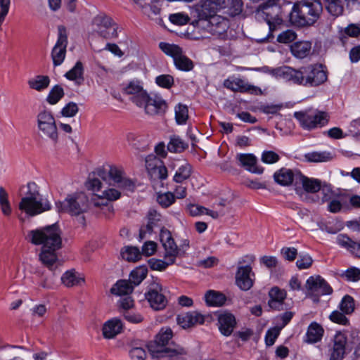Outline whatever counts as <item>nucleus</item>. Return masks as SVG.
<instances>
[{"mask_svg":"<svg viewBox=\"0 0 360 360\" xmlns=\"http://www.w3.org/2000/svg\"><path fill=\"white\" fill-rule=\"evenodd\" d=\"M345 275L347 280L357 281L360 280V269L356 267L349 268L345 271Z\"/></svg>","mask_w":360,"mask_h":360,"instance_id":"64","label":"nucleus"},{"mask_svg":"<svg viewBox=\"0 0 360 360\" xmlns=\"http://www.w3.org/2000/svg\"><path fill=\"white\" fill-rule=\"evenodd\" d=\"M93 25L100 36L110 39L117 36V25L113 22L111 18L105 15H98L93 20Z\"/></svg>","mask_w":360,"mask_h":360,"instance_id":"12","label":"nucleus"},{"mask_svg":"<svg viewBox=\"0 0 360 360\" xmlns=\"http://www.w3.org/2000/svg\"><path fill=\"white\" fill-rule=\"evenodd\" d=\"M191 174V166L187 162H183L180 165L174 176V181L181 183L187 179Z\"/></svg>","mask_w":360,"mask_h":360,"instance_id":"41","label":"nucleus"},{"mask_svg":"<svg viewBox=\"0 0 360 360\" xmlns=\"http://www.w3.org/2000/svg\"><path fill=\"white\" fill-rule=\"evenodd\" d=\"M302 68L299 70L292 68L284 66L271 70V75L276 78H281L285 81H290L293 83L302 84Z\"/></svg>","mask_w":360,"mask_h":360,"instance_id":"22","label":"nucleus"},{"mask_svg":"<svg viewBox=\"0 0 360 360\" xmlns=\"http://www.w3.org/2000/svg\"><path fill=\"white\" fill-rule=\"evenodd\" d=\"M219 329L225 336L230 335L236 325L235 316L230 313H224L218 317Z\"/></svg>","mask_w":360,"mask_h":360,"instance_id":"27","label":"nucleus"},{"mask_svg":"<svg viewBox=\"0 0 360 360\" xmlns=\"http://www.w3.org/2000/svg\"><path fill=\"white\" fill-rule=\"evenodd\" d=\"M311 48L309 41H299L291 46V51L295 57L303 58L309 54Z\"/></svg>","mask_w":360,"mask_h":360,"instance_id":"38","label":"nucleus"},{"mask_svg":"<svg viewBox=\"0 0 360 360\" xmlns=\"http://www.w3.org/2000/svg\"><path fill=\"white\" fill-rule=\"evenodd\" d=\"M148 271L144 267H139L130 274L129 281L134 285H138L146 277Z\"/></svg>","mask_w":360,"mask_h":360,"instance_id":"47","label":"nucleus"},{"mask_svg":"<svg viewBox=\"0 0 360 360\" xmlns=\"http://www.w3.org/2000/svg\"><path fill=\"white\" fill-rule=\"evenodd\" d=\"M302 75V84L305 86H318L327 79L326 71L322 65L303 67Z\"/></svg>","mask_w":360,"mask_h":360,"instance_id":"9","label":"nucleus"},{"mask_svg":"<svg viewBox=\"0 0 360 360\" xmlns=\"http://www.w3.org/2000/svg\"><path fill=\"white\" fill-rule=\"evenodd\" d=\"M187 147L181 139L177 136H172L167 144V149L172 153H181Z\"/></svg>","mask_w":360,"mask_h":360,"instance_id":"44","label":"nucleus"},{"mask_svg":"<svg viewBox=\"0 0 360 360\" xmlns=\"http://www.w3.org/2000/svg\"><path fill=\"white\" fill-rule=\"evenodd\" d=\"M323 11L319 0H299L290 13V20L298 26L311 25L317 21Z\"/></svg>","mask_w":360,"mask_h":360,"instance_id":"4","label":"nucleus"},{"mask_svg":"<svg viewBox=\"0 0 360 360\" xmlns=\"http://www.w3.org/2000/svg\"><path fill=\"white\" fill-rule=\"evenodd\" d=\"M269 295L270 297L269 306L271 309L277 310L283 309L282 306L283 301L287 295L285 290L280 289L277 286H274L269 290Z\"/></svg>","mask_w":360,"mask_h":360,"instance_id":"28","label":"nucleus"},{"mask_svg":"<svg viewBox=\"0 0 360 360\" xmlns=\"http://www.w3.org/2000/svg\"><path fill=\"white\" fill-rule=\"evenodd\" d=\"M155 82L160 87L170 89L174 81L173 77L169 75H161L155 78Z\"/></svg>","mask_w":360,"mask_h":360,"instance_id":"54","label":"nucleus"},{"mask_svg":"<svg viewBox=\"0 0 360 360\" xmlns=\"http://www.w3.org/2000/svg\"><path fill=\"white\" fill-rule=\"evenodd\" d=\"M339 308L345 314H351L355 309L354 300L350 295H345L340 304Z\"/></svg>","mask_w":360,"mask_h":360,"instance_id":"46","label":"nucleus"},{"mask_svg":"<svg viewBox=\"0 0 360 360\" xmlns=\"http://www.w3.org/2000/svg\"><path fill=\"white\" fill-rule=\"evenodd\" d=\"M19 209L24 211L28 215L33 217L45 211L51 209V205L46 200L42 199L41 197L31 198L27 203L20 202Z\"/></svg>","mask_w":360,"mask_h":360,"instance_id":"19","label":"nucleus"},{"mask_svg":"<svg viewBox=\"0 0 360 360\" xmlns=\"http://www.w3.org/2000/svg\"><path fill=\"white\" fill-rule=\"evenodd\" d=\"M65 77L75 82L77 84H81L84 82V66L81 61H77L75 66L67 72Z\"/></svg>","mask_w":360,"mask_h":360,"instance_id":"35","label":"nucleus"},{"mask_svg":"<svg viewBox=\"0 0 360 360\" xmlns=\"http://www.w3.org/2000/svg\"><path fill=\"white\" fill-rule=\"evenodd\" d=\"M160 238L164 248L163 258L174 264L176 257L181 255V248H178L170 231L167 229H161Z\"/></svg>","mask_w":360,"mask_h":360,"instance_id":"11","label":"nucleus"},{"mask_svg":"<svg viewBox=\"0 0 360 360\" xmlns=\"http://www.w3.org/2000/svg\"><path fill=\"white\" fill-rule=\"evenodd\" d=\"M204 321V316L196 311L182 313L176 316L177 324L184 329L192 328L197 324H202Z\"/></svg>","mask_w":360,"mask_h":360,"instance_id":"23","label":"nucleus"},{"mask_svg":"<svg viewBox=\"0 0 360 360\" xmlns=\"http://www.w3.org/2000/svg\"><path fill=\"white\" fill-rule=\"evenodd\" d=\"M329 319L331 321L343 326H346L349 323V320L345 316V314L338 310L333 311L330 314Z\"/></svg>","mask_w":360,"mask_h":360,"instance_id":"56","label":"nucleus"},{"mask_svg":"<svg viewBox=\"0 0 360 360\" xmlns=\"http://www.w3.org/2000/svg\"><path fill=\"white\" fill-rule=\"evenodd\" d=\"M296 174L290 169L281 168L278 171L274 173V178L276 183L281 186H289L290 185Z\"/></svg>","mask_w":360,"mask_h":360,"instance_id":"33","label":"nucleus"},{"mask_svg":"<svg viewBox=\"0 0 360 360\" xmlns=\"http://www.w3.org/2000/svg\"><path fill=\"white\" fill-rule=\"evenodd\" d=\"M324 330L323 327L316 322H312L307 328L304 341L309 344L319 342L323 335Z\"/></svg>","mask_w":360,"mask_h":360,"instance_id":"30","label":"nucleus"},{"mask_svg":"<svg viewBox=\"0 0 360 360\" xmlns=\"http://www.w3.org/2000/svg\"><path fill=\"white\" fill-rule=\"evenodd\" d=\"M124 91V94L129 96V99L139 108L143 105L148 95L147 91L144 89L143 84L138 80L130 82Z\"/></svg>","mask_w":360,"mask_h":360,"instance_id":"18","label":"nucleus"},{"mask_svg":"<svg viewBox=\"0 0 360 360\" xmlns=\"http://www.w3.org/2000/svg\"><path fill=\"white\" fill-rule=\"evenodd\" d=\"M146 167L149 176L154 181L164 180L167 177L166 167L162 161L154 155H149L146 157Z\"/></svg>","mask_w":360,"mask_h":360,"instance_id":"15","label":"nucleus"},{"mask_svg":"<svg viewBox=\"0 0 360 360\" xmlns=\"http://www.w3.org/2000/svg\"><path fill=\"white\" fill-rule=\"evenodd\" d=\"M305 157L308 161L314 162H325L330 159V154L325 152H313L307 154Z\"/></svg>","mask_w":360,"mask_h":360,"instance_id":"55","label":"nucleus"},{"mask_svg":"<svg viewBox=\"0 0 360 360\" xmlns=\"http://www.w3.org/2000/svg\"><path fill=\"white\" fill-rule=\"evenodd\" d=\"M175 119L179 124H184L186 123L188 117V110L185 105L179 104L175 108Z\"/></svg>","mask_w":360,"mask_h":360,"instance_id":"48","label":"nucleus"},{"mask_svg":"<svg viewBox=\"0 0 360 360\" xmlns=\"http://www.w3.org/2000/svg\"><path fill=\"white\" fill-rule=\"evenodd\" d=\"M260 262L268 269L276 268L278 264L277 258L274 256H263L260 258Z\"/></svg>","mask_w":360,"mask_h":360,"instance_id":"63","label":"nucleus"},{"mask_svg":"<svg viewBox=\"0 0 360 360\" xmlns=\"http://www.w3.org/2000/svg\"><path fill=\"white\" fill-rule=\"evenodd\" d=\"M121 254L122 258L128 262H136L141 257L140 250L136 247H126Z\"/></svg>","mask_w":360,"mask_h":360,"instance_id":"45","label":"nucleus"},{"mask_svg":"<svg viewBox=\"0 0 360 360\" xmlns=\"http://www.w3.org/2000/svg\"><path fill=\"white\" fill-rule=\"evenodd\" d=\"M169 20L174 25L181 26L187 24L190 18L184 13H176L169 15Z\"/></svg>","mask_w":360,"mask_h":360,"instance_id":"52","label":"nucleus"},{"mask_svg":"<svg viewBox=\"0 0 360 360\" xmlns=\"http://www.w3.org/2000/svg\"><path fill=\"white\" fill-rule=\"evenodd\" d=\"M58 212H66L71 215H79L86 212L89 207L87 195L82 192L68 195L63 202L56 203Z\"/></svg>","mask_w":360,"mask_h":360,"instance_id":"5","label":"nucleus"},{"mask_svg":"<svg viewBox=\"0 0 360 360\" xmlns=\"http://www.w3.org/2000/svg\"><path fill=\"white\" fill-rule=\"evenodd\" d=\"M67 46V29L63 25H59L58 27V39L51 51V58L54 66L60 65L64 61Z\"/></svg>","mask_w":360,"mask_h":360,"instance_id":"10","label":"nucleus"},{"mask_svg":"<svg viewBox=\"0 0 360 360\" xmlns=\"http://www.w3.org/2000/svg\"><path fill=\"white\" fill-rule=\"evenodd\" d=\"M299 176L304 189L309 193H316L321 190V181L315 179H309L302 176L300 173L297 174Z\"/></svg>","mask_w":360,"mask_h":360,"instance_id":"39","label":"nucleus"},{"mask_svg":"<svg viewBox=\"0 0 360 360\" xmlns=\"http://www.w3.org/2000/svg\"><path fill=\"white\" fill-rule=\"evenodd\" d=\"M139 108L143 109L146 114L155 116L164 114L168 106L167 102L160 96L148 94Z\"/></svg>","mask_w":360,"mask_h":360,"instance_id":"14","label":"nucleus"},{"mask_svg":"<svg viewBox=\"0 0 360 360\" xmlns=\"http://www.w3.org/2000/svg\"><path fill=\"white\" fill-rule=\"evenodd\" d=\"M174 263H169L168 259H159L155 258H151L148 260V264L151 269L155 271H164L167 266L173 264Z\"/></svg>","mask_w":360,"mask_h":360,"instance_id":"50","label":"nucleus"},{"mask_svg":"<svg viewBox=\"0 0 360 360\" xmlns=\"http://www.w3.org/2000/svg\"><path fill=\"white\" fill-rule=\"evenodd\" d=\"M224 2V9H227L225 13L230 15H236L239 14L242 11L243 1L242 0H222Z\"/></svg>","mask_w":360,"mask_h":360,"instance_id":"42","label":"nucleus"},{"mask_svg":"<svg viewBox=\"0 0 360 360\" xmlns=\"http://www.w3.org/2000/svg\"><path fill=\"white\" fill-rule=\"evenodd\" d=\"M27 238L34 245H41L39 259L49 269L57 262V250L61 248L60 231L56 225L30 231Z\"/></svg>","mask_w":360,"mask_h":360,"instance_id":"2","label":"nucleus"},{"mask_svg":"<svg viewBox=\"0 0 360 360\" xmlns=\"http://www.w3.org/2000/svg\"><path fill=\"white\" fill-rule=\"evenodd\" d=\"M30 88L37 91H41L47 89L50 84V79L46 75H37L28 80Z\"/></svg>","mask_w":360,"mask_h":360,"instance_id":"37","label":"nucleus"},{"mask_svg":"<svg viewBox=\"0 0 360 360\" xmlns=\"http://www.w3.org/2000/svg\"><path fill=\"white\" fill-rule=\"evenodd\" d=\"M175 197L171 192L164 193H158L157 200L158 203L163 207L170 206L174 202Z\"/></svg>","mask_w":360,"mask_h":360,"instance_id":"53","label":"nucleus"},{"mask_svg":"<svg viewBox=\"0 0 360 360\" xmlns=\"http://www.w3.org/2000/svg\"><path fill=\"white\" fill-rule=\"evenodd\" d=\"M160 214L155 210H149L146 217L147 224L140 229L139 237L141 239L144 238L147 233L153 232V229L158 226V222L160 221Z\"/></svg>","mask_w":360,"mask_h":360,"instance_id":"29","label":"nucleus"},{"mask_svg":"<svg viewBox=\"0 0 360 360\" xmlns=\"http://www.w3.org/2000/svg\"><path fill=\"white\" fill-rule=\"evenodd\" d=\"M205 298L208 305L214 307L222 306L226 301V297L222 293L214 290L208 291Z\"/></svg>","mask_w":360,"mask_h":360,"instance_id":"40","label":"nucleus"},{"mask_svg":"<svg viewBox=\"0 0 360 360\" xmlns=\"http://www.w3.org/2000/svg\"><path fill=\"white\" fill-rule=\"evenodd\" d=\"M198 24L214 35L224 34L229 27L227 19L219 15H214L203 20H198Z\"/></svg>","mask_w":360,"mask_h":360,"instance_id":"17","label":"nucleus"},{"mask_svg":"<svg viewBox=\"0 0 360 360\" xmlns=\"http://www.w3.org/2000/svg\"><path fill=\"white\" fill-rule=\"evenodd\" d=\"M63 95L64 91L63 88L58 85H56L50 91L46 100L50 104L54 105L59 101Z\"/></svg>","mask_w":360,"mask_h":360,"instance_id":"49","label":"nucleus"},{"mask_svg":"<svg viewBox=\"0 0 360 360\" xmlns=\"http://www.w3.org/2000/svg\"><path fill=\"white\" fill-rule=\"evenodd\" d=\"M134 285L127 280L118 281L111 288L110 292L117 296L129 295L132 292Z\"/></svg>","mask_w":360,"mask_h":360,"instance_id":"36","label":"nucleus"},{"mask_svg":"<svg viewBox=\"0 0 360 360\" xmlns=\"http://www.w3.org/2000/svg\"><path fill=\"white\" fill-rule=\"evenodd\" d=\"M173 332L170 328H163L157 334L154 342L148 345V351L155 360H186L187 352L179 345L165 347L172 339Z\"/></svg>","mask_w":360,"mask_h":360,"instance_id":"3","label":"nucleus"},{"mask_svg":"<svg viewBox=\"0 0 360 360\" xmlns=\"http://www.w3.org/2000/svg\"><path fill=\"white\" fill-rule=\"evenodd\" d=\"M27 191L25 193V196L21 198L20 202L27 203L31 198L41 197L39 187L34 182H29L26 186Z\"/></svg>","mask_w":360,"mask_h":360,"instance_id":"43","label":"nucleus"},{"mask_svg":"<svg viewBox=\"0 0 360 360\" xmlns=\"http://www.w3.org/2000/svg\"><path fill=\"white\" fill-rule=\"evenodd\" d=\"M62 283L68 288L75 285H81L84 282V278L74 270L66 271L61 277Z\"/></svg>","mask_w":360,"mask_h":360,"instance_id":"34","label":"nucleus"},{"mask_svg":"<svg viewBox=\"0 0 360 360\" xmlns=\"http://www.w3.org/2000/svg\"><path fill=\"white\" fill-rule=\"evenodd\" d=\"M279 155L274 151H264L262 155V161L266 164H273L279 160Z\"/></svg>","mask_w":360,"mask_h":360,"instance_id":"61","label":"nucleus"},{"mask_svg":"<svg viewBox=\"0 0 360 360\" xmlns=\"http://www.w3.org/2000/svg\"><path fill=\"white\" fill-rule=\"evenodd\" d=\"M301 127L307 130L321 127L328 123V115L326 112L314 109H308L294 113Z\"/></svg>","mask_w":360,"mask_h":360,"instance_id":"7","label":"nucleus"},{"mask_svg":"<svg viewBox=\"0 0 360 360\" xmlns=\"http://www.w3.org/2000/svg\"><path fill=\"white\" fill-rule=\"evenodd\" d=\"M224 2L222 0H202L198 9V20H203L224 10Z\"/></svg>","mask_w":360,"mask_h":360,"instance_id":"21","label":"nucleus"},{"mask_svg":"<svg viewBox=\"0 0 360 360\" xmlns=\"http://www.w3.org/2000/svg\"><path fill=\"white\" fill-rule=\"evenodd\" d=\"M236 160L240 166L252 173L259 174L263 172V168L257 165V158L253 154L240 153L236 155Z\"/></svg>","mask_w":360,"mask_h":360,"instance_id":"26","label":"nucleus"},{"mask_svg":"<svg viewBox=\"0 0 360 360\" xmlns=\"http://www.w3.org/2000/svg\"><path fill=\"white\" fill-rule=\"evenodd\" d=\"M78 110L77 105L73 102H70L62 109L61 113L65 117H71L75 116L78 112Z\"/></svg>","mask_w":360,"mask_h":360,"instance_id":"60","label":"nucleus"},{"mask_svg":"<svg viewBox=\"0 0 360 360\" xmlns=\"http://www.w3.org/2000/svg\"><path fill=\"white\" fill-rule=\"evenodd\" d=\"M313 260L309 255H301L296 262V265L300 269H308L312 264Z\"/></svg>","mask_w":360,"mask_h":360,"instance_id":"59","label":"nucleus"},{"mask_svg":"<svg viewBox=\"0 0 360 360\" xmlns=\"http://www.w3.org/2000/svg\"><path fill=\"white\" fill-rule=\"evenodd\" d=\"M346 343V335L341 332L337 333L333 338V345L330 349L329 360H342L345 352Z\"/></svg>","mask_w":360,"mask_h":360,"instance_id":"24","label":"nucleus"},{"mask_svg":"<svg viewBox=\"0 0 360 360\" xmlns=\"http://www.w3.org/2000/svg\"><path fill=\"white\" fill-rule=\"evenodd\" d=\"M98 178L89 177L86 188L95 193V198L91 202L95 207L103 210H112V207L103 200L113 201L119 199L122 191H133L134 183L125 176L122 167L108 165L97 171Z\"/></svg>","mask_w":360,"mask_h":360,"instance_id":"1","label":"nucleus"},{"mask_svg":"<svg viewBox=\"0 0 360 360\" xmlns=\"http://www.w3.org/2000/svg\"><path fill=\"white\" fill-rule=\"evenodd\" d=\"M281 331V328L274 327L269 330L266 334L265 341L268 346H271L274 344L276 339L278 336Z\"/></svg>","mask_w":360,"mask_h":360,"instance_id":"58","label":"nucleus"},{"mask_svg":"<svg viewBox=\"0 0 360 360\" xmlns=\"http://www.w3.org/2000/svg\"><path fill=\"white\" fill-rule=\"evenodd\" d=\"M306 288L312 295H330L333 290L327 282L320 276H310L306 282Z\"/></svg>","mask_w":360,"mask_h":360,"instance_id":"20","label":"nucleus"},{"mask_svg":"<svg viewBox=\"0 0 360 360\" xmlns=\"http://www.w3.org/2000/svg\"><path fill=\"white\" fill-rule=\"evenodd\" d=\"M337 243L341 247L346 248L347 250H350L353 246L354 241L352 240L349 237L345 235H339L336 238Z\"/></svg>","mask_w":360,"mask_h":360,"instance_id":"62","label":"nucleus"},{"mask_svg":"<svg viewBox=\"0 0 360 360\" xmlns=\"http://www.w3.org/2000/svg\"><path fill=\"white\" fill-rule=\"evenodd\" d=\"M122 329V324L120 320L117 319L107 321L103 327V334L106 338H112L119 334Z\"/></svg>","mask_w":360,"mask_h":360,"instance_id":"32","label":"nucleus"},{"mask_svg":"<svg viewBox=\"0 0 360 360\" xmlns=\"http://www.w3.org/2000/svg\"><path fill=\"white\" fill-rule=\"evenodd\" d=\"M223 85L225 88L234 92L249 93L255 95L262 94L260 88L235 76L229 77L225 79Z\"/></svg>","mask_w":360,"mask_h":360,"instance_id":"16","label":"nucleus"},{"mask_svg":"<svg viewBox=\"0 0 360 360\" xmlns=\"http://www.w3.org/2000/svg\"><path fill=\"white\" fill-rule=\"evenodd\" d=\"M129 355L132 360H145L146 352L143 346L135 344L129 351Z\"/></svg>","mask_w":360,"mask_h":360,"instance_id":"51","label":"nucleus"},{"mask_svg":"<svg viewBox=\"0 0 360 360\" xmlns=\"http://www.w3.org/2000/svg\"><path fill=\"white\" fill-rule=\"evenodd\" d=\"M296 34L290 30L281 32L277 37V41L280 43L288 44L296 39Z\"/></svg>","mask_w":360,"mask_h":360,"instance_id":"57","label":"nucleus"},{"mask_svg":"<svg viewBox=\"0 0 360 360\" xmlns=\"http://www.w3.org/2000/svg\"><path fill=\"white\" fill-rule=\"evenodd\" d=\"M39 135L42 139H49L53 143L58 140V132L56 120L50 111L42 110L37 116Z\"/></svg>","mask_w":360,"mask_h":360,"instance_id":"6","label":"nucleus"},{"mask_svg":"<svg viewBox=\"0 0 360 360\" xmlns=\"http://www.w3.org/2000/svg\"><path fill=\"white\" fill-rule=\"evenodd\" d=\"M145 297L149 302L150 306L155 310L163 309L167 303V299L162 292L161 284L156 281H153L149 285Z\"/></svg>","mask_w":360,"mask_h":360,"instance_id":"13","label":"nucleus"},{"mask_svg":"<svg viewBox=\"0 0 360 360\" xmlns=\"http://www.w3.org/2000/svg\"><path fill=\"white\" fill-rule=\"evenodd\" d=\"M252 267L250 265L239 266L236 275V285L243 290H249L253 285Z\"/></svg>","mask_w":360,"mask_h":360,"instance_id":"25","label":"nucleus"},{"mask_svg":"<svg viewBox=\"0 0 360 360\" xmlns=\"http://www.w3.org/2000/svg\"><path fill=\"white\" fill-rule=\"evenodd\" d=\"M160 49L167 55L173 58L176 67L183 71L193 69V62L183 54L182 49L177 45L161 42Z\"/></svg>","mask_w":360,"mask_h":360,"instance_id":"8","label":"nucleus"},{"mask_svg":"<svg viewBox=\"0 0 360 360\" xmlns=\"http://www.w3.org/2000/svg\"><path fill=\"white\" fill-rule=\"evenodd\" d=\"M346 1L347 0H323V4L330 15L338 17L343 13Z\"/></svg>","mask_w":360,"mask_h":360,"instance_id":"31","label":"nucleus"}]
</instances>
